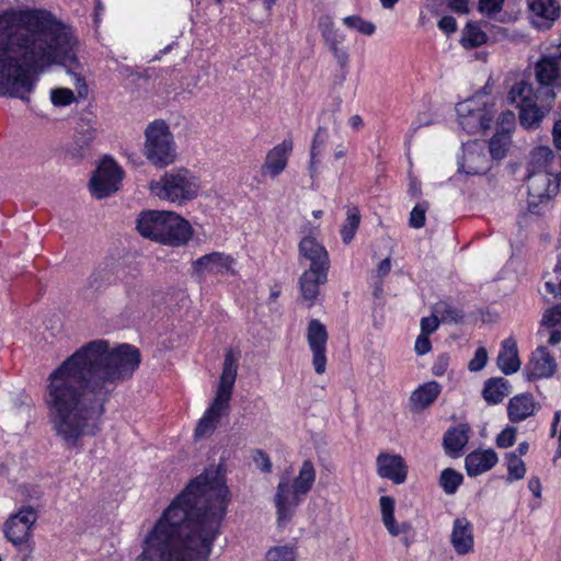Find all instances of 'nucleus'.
<instances>
[{"instance_id": "nucleus-1", "label": "nucleus", "mask_w": 561, "mask_h": 561, "mask_svg": "<svg viewBox=\"0 0 561 561\" xmlns=\"http://www.w3.org/2000/svg\"><path fill=\"white\" fill-rule=\"evenodd\" d=\"M140 363L137 347L126 343L111 347L106 340L90 341L64 359L48 375L43 394L56 438L72 449L84 436H95L106 404Z\"/></svg>"}, {"instance_id": "nucleus-2", "label": "nucleus", "mask_w": 561, "mask_h": 561, "mask_svg": "<svg viewBox=\"0 0 561 561\" xmlns=\"http://www.w3.org/2000/svg\"><path fill=\"white\" fill-rule=\"evenodd\" d=\"M230 500L219 468H206L147 533L137 561H208Z\"/></svg>"}, {"instance_id": "nucleus-3", "label": "nucleus", "mask_w": 561, "mask_h": 561, "mask_svg": "<svg viewBox=\"0 0 561 561\" xmlns=\"http://www.w3.org/2000/svg\"><path fill=\"white\" fill-rule=\"evenodd\" d=\"M71 27L45 9H10L0 14V95L30 101L33 73L59 62L79 67Z\"/></svg>"}, {"instance_id": "nucleus-4", "label": "nucleus", "mask_w": 561, "mask_h": 561, "mask_svg": "<svg viewBox=\"0 0 561 561\" xmlns=\"http://www.w3.org/2000/svg\"><path fill=\"white\" fill-rule=\"evenodd\" d=\"M240 355L239 351L232 348L226 351L216 396L195 428L196 437L211 433L220 417L229 411Z\"/></svg>"}, {"instance_id": "nucleus-5", "label": "nucleus", "mask_w": 561, "mask_h": 561, "mask_svg": "<svg viewBox=\"0 0 561 561\" xmlns=\"http://www.w3.org/2000/svg\"><path fill=\"white\" fill-rule=\"evenodd\" d=\"M201 185L196 176L181 168L165 172L149 184L150 193L162 201L183 205L198 196Z\"/></svg>"}, {"instance_id": "nucleus-6", "label": "nucleus", "mask_w": 561, "mask_h": 561, "mask_svg": "<svg viewBox=\"0 0 561 561\" xmlns=\"http://www.w3.org/2000/svg\"><path fill=\"white\" fill-rule=\"evenodd\" d=\"M144 154L156 168H164L175 161L174 137L164 119H154L147 125Z\"/></svg>"}, {"instance_id": "nucleus-7", "label": "nucleus", "mask_w": 561, "mask_h": 561, "mask_svg": "<svg viewBox=\"0 0 561 561\" xmlns=\"http://www.w3.org/2000/svg\"><path fill=\"white\" fill-rule=\"evenodd\" d=\"M124 171L111 157H104L94 171L89 186L91 194L101 199L110 196L119 188Z\"/></svg>"}, {"instance_id": "nucleus-8", "label": "nucleus", "mask_w": 561, "mask_h": 561, "mask_svg": "<svg viewBox=\"0 0 561 561\" xmlns=\"http://www.w3.org/2000/svg\"><path fill=\"white\" fill-rule=\"evenodd\" d=\"M559 184L546 170H534L527 176L528 209L539 214V206L548 203L557 193Z\"/></svg>"}, {"instance_id": "nucleus-9", "label": "nucleus", "mask_w": 561, "mask_h": 561, "mask_svg": "<svg viewBox=\"0 0 561 561\" xmlns=\"http://www.w3.org/2000/svg\"><path fill=\"white\" fill-rule=\"evenodd\" d=\"M319 27L324 43L340 66V81L343 82L348 75L350 64L348 48L343 45L345 35L341 30L335 27L330 16L321 18L319 21Z\"/></svg>"}, {"instance_id": "nucleus-10", "label": "nucleus", "mask_w": 561, "mask_h": 561, "mask_svg": "<svg viewBox=\"0 0 561 561\" xmlns=\"http://www.w3.org/2000/svg\"><path fill=\"white\" fill-rule=\"evenodd\" d=\"M38 518L36 510L31 505L22 506L4 523L5 538L14 546L26 542L31 537V529Z\"/></svg>"}, {"instance_id": "nucleus-11", "label": "nucleus", "mask_w": 561, "mask_h": 561, "mask_svg": "<svg viewBox=\"0 0 561 561\" xmlns=\"http://www.w3.org/2000/svg\"><path fill=\"white\" fill-rule=\"evenodd\" d=\"M98 118L92 112L81 113L76 128L73 141L68 149L72 158L82 159L90 150L98 135Z\"/></svg>"}, {"instance_id": "nucleus-12", "label": "nucleus", "mask_w": 561, "mask_h": 561, "mask_svg": "<svg viewBox=\"0 0 561 561\" xmlns=\"http://www.w3.org/2000/svg\"><path fill=\"white\" fill-rule=\"evenodd\" d=\"M328 331L325 325L322 324L318 319L309 321L307 328V342L312 352V365L314 371L322 375L327 368V342Z\"/></svg>"}, {"instance_id": "nucleus-13", "label": "nucleus", "mask_w": 561, "mask_h": 561, "mask_svg": "<svg viewBox=\"0 0 561 561\" xmlns=\"http://www.w3.org/2000/svg\"><path fill=\"white\" fill-rule=\"evenodd\" d=\"M535 76L546 99H554L552 83L561 77V42L557 56H543L536 62Z\"/></svg>"}, {"instance_id": "nucleus-14", "label": "nucleus", "mask_w": 561, "mask_h": 561, "mask_svg": "<svg viewBox=\"0 0 561 561\" xmlns=\"http://www.w3.org/2000/svg\"><path fill=\"white\" fill-rule=\"evenodd\" d=\"M302 499V495L296 494V490L287 479L284 478L278 482L274 497L278 526H285L291 520Z\"/></svg>"}, {"instance_id": "nucleus-15", "label": "nucleus", "mask_w": 561, "mask_h": 561, "mask_svg": "<svg viewBox=\"0 0 561 561\" xmlns=\"http://www.w3.org/2000/svg\"><path fill=\"white\" fill-rule=\"evenodd\" d=\"M558 368L554 357L546 346H538L530 355L529 362L524 368V376L528 381L551 378Z\"/></svg>"}, {"instance_id": "nucleus-16", "label": "nucleus", "mask_w": 561, "mask_h": 561, "mask_svg": "<svg viewBox=\"0 0 561 561\" xmlns=\"http://www.w3.org/2000/svg\"><path fill=\"white\" fill-rule=\"evenodd\" d=\"M193 234L191 224L174 211H168L164 230L160 234L161 244L170 247H182L186 244Z\"/></svg>"}, {"instance_id": "nucleus-17", "label": "nucleus", "mask_w": 561, "mask_h": 561, "mask_svg": "<svg viewBox=\"0 0 561 561\" xmlns=\"http://www.w3.org/2000/svg\"><path fill=\"white\" fill-rule=\"evenodd\" d=\"M234 259L222 252H211L205 254L192 263L193 273L202 275L204 273L210 274H234L232 268Z\"/></svg>"}, {"instance_id": "nucleus-18", "label": "nucleus", "mask_w": 561, "mask_h": 561, "mask_svg": "<svg viewBox=\"0 0 561 561\" xmlns=\"http://www.w3.org/2000/svg\"><path fill=\"white\" fill-rule=\"evenodd\" d=\"M377 472L381 478L389 479L396 484L407 480L408 467L400 455L380 453L376 460Z\"/></svg>"}, {"instance_id": "nucleus-19", "label": "nucleus", "mask_w": 561, "mask_h": 561, "mask_svg": "<svg viewBox=\"0 0 561 561\" xmlns=\"http://www.w3.org/2000/svg\"><path fill=\"white\" fill-rule=\"evenodd\" d=\"M527 2L535 16L533 24L538 30H549L560 15L561 7L556 0H527Z\"/></svg>"}, {"instance_id": "nucleus-20", "label": "nucleus", "mask_w": 561, "mask_h": 561, "mask_svg": "<svg viewBox=\"0 0 561 561\" xmlns=\"http://www.w3.org/2000/svg\"><path fill=\"white\" fill-rule=\"evenodd\" d=\"M167 210L142 211L137 219L138 232L150 240L161 242V233L167 222Z\"/></svg>"}, {"instance_id": "nucleus-21", "label": "nucleus", "mask_w": 561, "mask_h": 561, "mask_svg": "<svg viewBox=\"0 0 561 561\" xmlns=\"http://www.w3.org/2000/svg\"><path fill=\"white\" fill-rule=\"evenodd\" d=\"M299 254L310 261V268L314 271H329V254L325 248L313 237L307 236L299 242Z\"/></svg>"}, {"instance_id": "nucleus-22", "label": "nucleus", "mask_w": 561, "mask_h": 561, "mask_svg": "<svg viewBox=\"0 0 561 561\" xmlns=\"http://www.w3.org/2000/svg\"><path fill=\"white\" fill-rule=\"evenodd\" d=\"M450 542L459 556H465L473 550V527L466 517H459L454 520Z\"/></svg>"}, {"instance_id": "nucleus-23", "label": "nucleus", "mask_w": 561, "mask_h": 561, "mask_svg": "<svg viewBox=\"0 0 561 561\" xmlns=\"http://www.w3.org/2000/svg\"><path fill=\"white\" fill-rule=\"evenodd\" d=\"M497 454L492 449H476L465 458V469L469 477H478L497 463Z\"/></svg>"}, {"instance_id": "nucleus-24", "label": "nucleus", "mask_w": 561, "mask_h": 561, "mask_svg": "<svg viewBox=\"0 0 561 561\" xmlns=\"http://www.w3.org/2000/svg\"><path fill=\"white\" fill-rule=\"evenodd\" d=\"M124 286L127 309H144L149 305L151 290L144 279L133 276L124 282Z\"/></svg>"}, {"instance_id": "nucleus-25", "label": "nucleus", "mask_w": 561, "mask_h": 561, "mask_svg": "<svg viewBox=\"0 0 561 561\" xmlns=\"http://www.w3.org/2000/svg\"><path fill=\"white\" fill-rule=\"evenodd\" d=\"M291 151V139H284L279 145L268 151L265 162L262 165V171H266L272 178H276L285 170L288 156Z\"/></svg>"}, {"instance_id": "nucleus-26", "label": "nucleus", "mask_w": 561, "mask_h": 561, "mask_svg": "<svg viewBox=\"0 0 561 561\" xmlns=\"http://www.w3.org/2000/svg\"><path fill=\"white\" fill-rule=\"evenodd\" d=\"M539 408L529 392L517 394L510 399L507 404V416L512 423H518L531 416Z\"/></svg>"}, {"instance_id": "nucleus-27", "label": "nucleus", "mask_w": 561, "mask_h": 561, "mask_svg": "<svg viewBox=\"0 0 561 561\" xmlns=\"http://www.w3.org/2000/svg\"><path fill=\"white\" fill-rule=\"evenodd\" d=\"M520 364L516 341L513 337L505 339L496 357L497 367L508 376L518 371Z\"/></svg>"}, {"instance_id": "nucleus-28", "label": "nucleus", "mask_w": 561, "mask_h": 561, "mask_svg": "<svg viewBox=\"0 0 561 561\" xmlns=\"http://www.w3.org/2000/svg\"><path fill=\"white\" fill-rule=\"evenodd\" d=\"M115 275L112 270H96L87 279L85 286L81 289L84 299H93L98 294L105 291L115 283Z\"/></svg>"}, {"instance_id": "nucleus-29", "label": "nucleus", "mask_w": 561, "mask_h": 561, "mask_svg": "<svg viewBox=\"0 0 561 561\" xmlns=\"http://www.w3.org/2000/svg\"><path fill=\"white\" fill-rule=\"evenodd\" d=\"M456 111L460 118L459 124L462 129L467 130V133L473 134L479 128H489L485 121V114L481 110L471 108L469 101L458 103L456 105Z\"/></svg>"}, {"instance_id": "nucleus-30", "label": "nucleus", "mask_w": 561, "mask_h": 561, "mask_svg": "<svg viewBox=\"0 0 561 561\" xmlns=\"http://www.w3.org/2000/svg\"><path fill=\"white\" fill-rule=\"evenodd\" d=\"M442 392V386L437 381H428L421 385L410 396V407L414 412L428 408Z\"/></svg>"}, {"instance_id": "nucleus-31", "label": "nucleus", "mask_w": 561, "mask_h": 561, "mask_svg": "<svg viewBox=\"0 0 561 561\" xmlns=\"http://www.w3.org/2000/svg\"><path fill=\"white\" fill-rule=\"evenodd\" d=\"M470 427L468 424H460L448 428L443 437V447L447 455L456 457L465 448L469 440Z\"/></svg>"}, {"instance_id": "nucleus-32", "label": "nucleus", "mask_w": 561, "mask_h": 561, "mask_svg": "<svg viewBox=\"0 0 561 561\" xmlns=\"http://www.w3.org/2000/svg\"><path fill=\"white\" fill-rule=\"evenodd\" d=\"M328 271L308 270L299 278L301 296L312 306L319 295V285L327 282Z\"/></svg>"}, {"instance_id": "nucleus-33", "label": "nucleus", "mask_w": 561, "mask_h": 561, "mask_svg": "<svg viewBox=\"0 0 561 561\" xmlns=\"http://www.w3.org/2000/svg\"><path fill=\"white\" fill-rule=\"evenodd\" d=\"M511 383L503 377L485 380L482 397L488 404H499L511 393Z\"/></svg>"}, {"instance_id": "nucleus-34", "label": "nucleus", "mask_w": 561, "mask_h": 561, "mask_svg": "<svg viewBox=\"0 0 561 561\" xmlns=\"http://www.w3.org/2000/svg\"><path fill=\"white\" fill-rule=\"evenodd\" d=\"M541 93L542 91L540 89L535 92L530 83L520 80L511 88L507 94V101L511 104H516V106L520 108V106H526V104L536 103V100H539V94Z\"/></svg>"}, {"instance_id": "nucleus-35", "label": "nucleus", "mask_w": 561, "mask_h": 561, "mask_svg": "<svg viewBox=\"0 0 561 561\" xmlns=\"http://www.w3.org/2000/svg\"><path fill=\"white\" fill-rule=\"evenodd\" d=\"M316 481V469L311 460H305L299 469L298 476L293 481V489L297 495L304 497L310 492Z\"/></svg>"}, {"instance_id": "nucleus-36", "label": "nucleus", "mask_w": 561, "mask_h": 561, "mask_svg": "<svg viewBox=\"0 0 561 561\" xmlns=\"http://www.w3.org/2000/svg\"><path fill=\"white\" fill-rule=\"evenodd\" d=\"M461 44L465 48H476L488 42V35L477 22H468L462 31Z\"/></svg>"}, {"instance_id": "nucleus-37", "label": "nucleus", "mask_w": 561, "mask_h": 561, "mask_svg": "<svg viewBox=\"0 0 561 561\" xmlns=\"http://www.w3.org/2000/svg\"><path fill=\"white\" fill-rule=\"evenodd\" d=\"M511 145V136L508 129L497 130L489 141V151L494 160H502L505 158Z\"/></svg>"}, {"instance_id": "nucleus-38", "label": "nucleus", "mask_w": 561, "mask_h": 561, "mask_svg": "<svg viewBox=\"0 0 561 561\" xmlns=\"http://www.w3.org/2000/svg\"><path fill=\"white\" fill-rule=\"evenodd\" d=\"M379 504L385 527L392 536H398L400 530L394 519V500L385 495L380 497Z\"/></svg>"}, {"instance_id": "nucleus-39", "label": "nucleus", "mask_w": 561, "mask_h": 561, "mask_svg": "<svg viewBox=\"0 0 561 561\" xmlns=\"http://www.w3.org/2000/svg\"><path fill=\"white\" fill-rule=\"evenodd\" d=\"M543 116V111L536 103L526 104L519 108V123L527 129L537 128Z\"/></svg>"}, {"instance_id": "nucleus-40", "label": "nucleus", "mask_w": 561, "mask_h": 561, "mask_svg": "<svg viewBox=\"0 0 561 561\" xmlns=\"http://www.w3.org/2000/svg\"><path fill=\"white\" fill-rule=\"evenodd\" d=\"M462 482V474L453 468H446L440 472L439 485L448 495L455 494Z\"/></svg>"}, {"instance_id": "nucleus-41", "label": "nucleus", "mask_w": 561, "mask_h": 561, "mask_svg": "<svg viewBox=\"0 0 561 561\" xmlns=\"http://www.w3.org/2000/svg\"><path fill=\"white\" fill-rule=\"evenodd\" d=\"M360 224V214L357 207H350L347 209V217L345 224L341 228V236L343 239V242L348 244Z\"/></svg>"}, {"instance_id": "nucleus-42", "label": "nucleus", "mask_w": 561, "mask_h": 561, "mask_svg": "<svg viewBox=\"0 0 561 561\" xmlns=\"http://www.w3.org/2000/svg\"><path fill=\"white\" fill-rule=\"evenodd\" d=\"M507 463V478L508 482L515 480H522L526 473L525 462L516 455V451H510L505 454Z\"/></svg>"}, {"instance_id": "nucleus-43", "label": "nucleus", "mask_w": 561, "mask_h": 561, "mask_svg": "<svg viewBox=\"0 0 561 561\" xmlns=\"http://www.w3.org/2000/svg\"><path fill=\"white\" fill-rule=\"evenodd\" d=\"M328 139H329V134H328L327 128L323 126H319L313 136L311 148H310L309 169H310L311 175H313L316 158H317V156H319L321 153V150L325 146Z\"/></svg>"}, {"instance_id": "nucleus-44", "label": "nucleus", "mask_w": 561, "mask_h": 561, "mask_svg": "<svg viewBox=\"0 0 561 561\" xmlns=\"http://www.w3.org/2000/svg\"><path fill=\"white\" fill-rule=\"evenodd\" d=\"M343 23L348 28L356 30L366 36H371L376 32V25L370 21L364 20L360 15H348L343 19Z\"/></svg>"}, {"instance_id": "nucleus-45", "label": "nucleus", "mask_w": 561, "mask_h": 561, "mask_svg": "<svg viewBox=\"0 0 561 561\" xmlns=\"http://www.w3.org/2000/svg\"><path fill=\"white\" fill-rule=\"evenodd\" d=\"M554 159V152L549 147H537L531 152V164L537 170H543Z\"/></svg>"}, {"instance_id": "nucleus-46", "label": "nucleus", "mask_w": 561, "mask_h": 561, "mask_svg": "<svg viewBox=\"0 0 561 561\" xmlns=\"http://www.w3.org/2000/svg\"><path fill=\"white\" fill-rule=\"evenodd\" d=\"M296 552L289 546L272 547L265 554V561H295Z\"/></svg>"}, {"instance_id": "nucleus-47", "label": "nucleus", "mask_w": 561, "mask_h": 561, "mask_svg": "<svg viewBox=\"0 0 561 561\" xmlns=\"http://www.w3.org/2000/svg\"><path fill=\"white\" fill-rule=\"evenodd\" d=\"M428 209V203L416 204L410 213L409 225L414 229H420L425 225V214Z\"/></svg>"}, {"instance_id": "nucleus-48", "label": "nucleus", "mask_w": 561, "mask_h": 561, "mask_svg": "<svg viewBox=\"0 0 561 561\" xmlns=\"http://www.w3.org/2000/svg\"><path fill=\"white\" fill-rule=\"evenodd\" d=\"M50 99L56 106H67L75 101V94L70 89L57 88L51 90Z\"/></svg>"}, {"instance_id": "nucleus-49", "label": "nucleus", "mask_w": 561, "mask_h": 561, "mask_svg": "<svg viewBox=\"0 0 561 561\" xmlns=\"http://www.w3.org/2000/svg\"><path fill=\"white\" fill-rule=\"evenodd\" d=\"M541 327L561 328V304L546 310L541 319Z\"/></svg>"}, {"instance_id": "nucleus-50", "label": "nucleus", "mask_w": 561, "mask_h": 561, "mask_svg": "<svg viewBox=\"0 0 561 561\" xmlns=\"http://www.w3.org/2000/svg\"><path fill=\"white\" fill-rule=\"evenodd\" d=\"M517 430L513 426L505 427L495 439L499 448H508L515 444Z\"/></svg>"}, {"instance_id": "nucleus-51", "label": "nucleus", "mask_w": 561, "mask_h": 561, "mask_svg": "<svg viewBox=\"0 0 561 561\" xmlns=\"http://www.w3.org/2000/svg\"><path fill=\"white\" fill-rule=\"evenodd\" d=\"M504 0H479L478 10L488 18L493 16L503 9Z\"/></svg>"}, {"instance_id": "nucleus-52", "label": "nucleus", "mask_w": 561, "mask_h": 561, "mask_svg": "<svg viewBox=\"0 0 561 561\" xmlns=\"http://www.w3.org/2000/svg\"><path fill=\"white\" fill-rule=\"evenodd\" d=\"M488 363V352L484 347L477 348L473 358L468 364L470 371L482 370Z\"/></svg>"}, {"instance_id": "nucleus-53", "label": "nucleus", "mask_w": 561, "mask_h": 561, "mask_svg": "<svg viewBox=\"0 0 561 561\" xmlns=\"http://www.w3.org/2000/svg\"><path fill=\"white\" fill-rule=\"evenodd\" d=\"M442 317L444 321L460 323L463 321L465 314L461 310L454 308L448 304H443Z\"/></svg>"}, {"instance_id": "nucleus-54", "label": "nucleus", "mask_w": 561, "mask_h": 561, "mask_svg": "<svg viewBox=\"0 0 561 561\" xmlns=\"http://www.w3.org/2000/svg\"><path fill=\"white\" fill-rule=\"evenodd\" d=\"M253 462L262 472H271L272 462L268 455L262 449H255L253 451Z\"/></svg>"}, {"instance_id": "nucleus-55", "label": "nucleus", "mask_w": 561, "mask_h": 561, "mask_svg": "<svg viewBox=\"0 0 561 561\" xmlns=\"http://www.w3.org/2000/svg\"><path fill=\"white\" fill-rule=\"evenodd\" d=\"M438 325H439V321L435 316L422 318L421 333L425 334V335H430L437 330Z\"/></svg>"}, {"instance_id": "nucleus-56", "label": "nucleus", "mask_w": 561, "mask_h": 561, "mask_svg": "<svg viewBox=\"0 0 561 561\" xmlns=\"http://www.w3.org/2000/svg\"><path fill=\"white\" fill-rule=\"evenodd\" d=\"M449 365V356L447 354H440L435 363L433 364L432 371L435 376H443Z\"/></svg>"}, {"instance_id": "nucleus-57", "label": "nucleus", "mask_w": 561, "mask_h": 561, "mask_svg": "<svg viewBox=\"0 0 561 561\" xmlns=\"http://www.w3.org/2000/svg\"><path fill=\"white\" fill-rule=\"evenodd\" d=\"M432 344L428 339V335L420 334L416 337L414 350L417 355H425L431 351Z\"/></svg>"}, {"instance_id": "nucleus-58", "label": "nucleus", "mask_w": 561, "mask_h": 561, "mask_svg": "<svg viewBox=\"0 0 561 561\" xmlns=\"http://www.w3.org/2000/svg\"><path fill=\"white\" fill-rule=\"evenodd\" d=\"M438 27L446 34L455 33L457 30L456 19L451 15H445L438 21Z\"/></svg>"}, {"instance_id": "nucleus-59", "label": "nucleus", "mask_w": 561, "mask_h": 561, "mask_svg": "<svg viewBox=\"0 0 561 561\" xmlns=\"http://www.w3.org/2000/svg\"><path fill=\"white\" fill-rule=\"evenodd\" d=\"M448 8L461 14H467L469 12V0H448Z\"/></svg>"}, {"instance_id": "nucleus-60", "label": "nucleus", "mask_w": 561, "mask_h": 561, "mask_svg": "<svg viewBox=\"0 0 561 561\" xmlns=\"http://www.w3.org/2000/svg\"><path fill=\"white\" fill-rule=\"evenodd\" d=\"M391 270V261L389 257L383 259L377 267L378 277L382 278L390 273Z\"/></svg>"}, {"instance_id": "nucleus-61", "label": "nucleus", "mask_w": 561, "mask_h": 561, "mask_svg": "<svg viewBox=\"0 0 561 561\" xmlns=\"http://www.w3.org/2000/svg\"><path fill=\"white\" fill-rule=\"evenodd\" d=\"M502 125H505L506 127H503L502 130H506L508 129V133L511 131L512 127L514 126V123H515V115L513 112L511 111H507L505 113L502 114Z\"/></svg>"}, {"instance_id": "nucleus-62", "label": "nucleus", "mask_w": 561, "mask_h": 561, "mask_svg": "<svg viewBox=\"0 0 561 561\" xmlns=\"http://www.w3.org/2000/svg\"><path fill=\"white\" fill-rule=\"evenodd\" d=\"M528 488L534 494L535 497H540L541 495V483L539 478L534 477L528 481Z\"/></svg>"}, {"instance_id": "nucleus-63", "label": "nucleus", "mask_w": 561, "mask_h": 561, "mask_svg": "<svg viewBox=\"0 0 561 561\" xmlns=\"http://www.w3.org/2000/svg\"><path fill=\"white\" fill-rule=\"evenodd\" d=\"M552 137L554 146L561 150V121H558L553 125Z\"/></svg>"}, {"instance_id": "nucleus-64", "label": "nucleus", "mask_w": 561, "mask_h": 561, "mask_svg": "<svg viewBox=\"0 0 561 561\" xmlns=\"http://www.w3.org/2000/svg\"><path fill=\"white\" fill-rule=\"evenodd\" d=\"M550 336L548 343L552 346L559 344L561 342V328H550Z\"/></svg>"}]
</instances>
